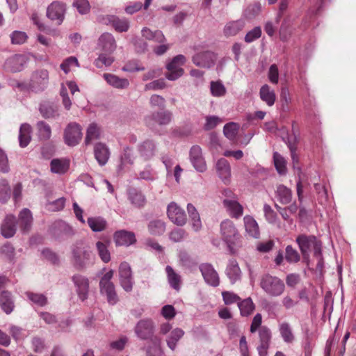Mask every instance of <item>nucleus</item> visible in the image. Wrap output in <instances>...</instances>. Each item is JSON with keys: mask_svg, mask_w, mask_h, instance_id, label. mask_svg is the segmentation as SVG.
Returning <instances> with one entry per match:
<instances>
[{"mask_svg": "<svg viewBox=\"0 0 356 356\" xmlns=\"http://www.w3.org/2000/svg\"><path fill=\"white\" fill-rule=\"evenodd\" d=\"M96 248L101 259L104 263H108L111 260V255L107 245L102 241H97L96 243Z\"/></svg>", "mask_w": 356, "mask_h": 356, "instance_id": "6e6d98bb", "label": "nucleus"}, {"mask_svg": "<svg viewBox=\"0 0 356 356\" xmlns=\"http://www.w3.org/2000/svg\"><path fill=\"white\" fill-rule=\"evenodd\" d=\"M103 76L106 82L113 88L118 89H126L129 86V81L127 79L120 78L115 74L108 73L104 74Z\"/></svg>", "mask_w": 356, "mask_h": 356, "instance_id": "cd10ccee", "label": "nucleus"}, {"mask_svg": "<svg viewBox=\"0 0 356 356\" xmlns=\"http://www.w3.org/2000/svg\"><path fill=\"white\" fill-rule=\"evenodd\" d=\"M223 205L230 212V216L235 218H240L243 213V208L236 200H223Z\"/></svg>", "mask_w": 356, "mask_h": 356, "instance_id": "c756f323", "label": "nucleus"}, {"mask_svg": "<svg viewBox=\"0 0 356 356\" xmlns=\"http://www.w3.org/2000/svg\"><path fill=\"white\" fill-rule=\"evenodd\" d=\"M24 57L15 54L6 59L3 65L4 69L10 72H20L23 69Z\"/></svg>", "mask_w": 356, "mask_h": 356, "instance_id": "393cba45", "label": "nucleus"}, {"mask_svg": "<svg viewBox=\"0 0 356 356\" xmlns=\"http://www.w3.org/2000/svg\"><path fill=\"white\" fill-rule=\"evenodd\" d=\"M186 63V58L181 54L175 56L170 63L166 65L168 72L165 74L170 81H175L184 74L181 66Z\"/></svg>", "mask_w": 356, "mask_h": 356, "instance_id": "39448f33", "label": "nucleus"}, {"mask_svg": "<svg viewBox=\"0 0 356 356\" xmlns=\"http://www.w3.org/2000/svg\"><path fill=\"white\" fill-rule=\"evenodd\" d=\"M189 159L194 168L204 172L207 170V163L202 155V148L199 145H193L189 152Z\"/></svg>", "mask_w": 356, "mask_h": 356, "instance_id": "ddd939ff", "label": "nucleus"}, {"mask_svg": "<svg viewBox=\"0 0 356 356\" xmlns=\"http://www.w3.org/2000/svg\"><path fill=\"white\" fill-rule=\"evenodd\" d=\"M38 136L40 140H47L51 138V129L50 126L44 121H38L36 124Z\"/></svg>", "mask_w": 356, "mask_h": 356, "instance_id": "de8ad7c7", "label": "nucleus"}, {"mask_svg": "<svg viewBox=\"0 0 356 356\" xmlns=\"http://www.w3.org/2000/svg\"><path fill=\"white\" fill-rule=\"evenodd\" d=\"M142 36L146 40H152L155 42L163 43L165 40V38L160 30L152 31L149 28L144 27L141 31Z\"/></svg>", "mask_w": 356, "mask_h": 356, "instance_id": "58836bf2", "label": "nucleus"}, {"mask_svg": "<svg viewBox=\"0 0 356 356\" xmlns=\"http://www.w3.org/2000/svg\"><path fill=\"white\" fill-rule=\"evenodd\" d=\"M32 215L28 209H24L19 215V225L23 233L29 232L32 225Z\"/></svg>", "mask_w": 356, "mask_h": 356, "instance_id": "c85d7f7f", "label": "nucleus"}, {"mask_svg": "<svg viewBox=\"0 0 356 356\" xmlns=\"http://www.w3.org/2000/svg\"><path fill=\"white\" fill-rule=\"evenodd\" d=\"M238 130V126L234 122L226 124L223 127L224 135L229 140L235 138Z\"/></svg>", "mask_w": 356, "mask_h": 356, "instance_id": "052dcab7", "label": "nucleus"}, {"mask_svg": "<svg viewBox=\"0 0 356 356\" xmlns=\"http://www.w3.org/2000/svg\"><path fill=\"white\" fill-rule=\"evenodd\" d=\"M296 242L298 245L302 258L305 261L309 259V252L314 250V256L319 259L318 266L321 267L322 264V243L314 235H307L302 234L296 237Z\"/></svg>", "mask_w": 356, "mask_h": 356, "instance_id": "f257e3e1", "label": "nucleus"}, {"mask_svg": "<svg viewBox=\"0 0 356 356\" xmlns=\"http://www.w3.org/2000/svg\"><path fill=\"white\" fill-rule=\"evenodd\" d=\"M220 234L225 243H235L238 237V232L234 222L226 219L220 223Z\"/></svg>", "mask_w": 356, "mask_h": 356, "instance_id": "dca6fc26", "label": "nucleus"}, {"mask_svg": "<svg viewBox=\"0 0 356 356\" xmlns=\"http://www.w3.org/2000/svg\"><path fill=\"white\" fill-rule=\"evenodd\" d=\"M259 344L270 345L271 340V331L266 326H262L259 329Z\"/></svg>", "mask_w": 356, "mask_h": 356, "instance_id": "4d7b16f0", "label": "nucleus"}, {"mask_svg": "<svg viewBox=\"0 0 356 356\" xmlns=\"http://www.w3.org/2000/svg\"><path fill=\"white\" fill-rule=\"evenodd\" d=\"M113 238L117 245L129 246L136 242L135 234L125 229L115 232Z\"/></svg>", "mask_w": 356, "mask_h": 356, "instance_id": "aec40b11", "label": "nucleus"}, {"mask_svg": "<svg viewBox=\"0 0 356 356\" xmlns=\"http://www.w3.org/2000/svg\"><path fill=\"white\" fill-rule=\"evenodd\" d=\"M65 10V3L54 1L47 8V17L51 21H56L57 25H60L64 20Z\"/></svg>", "mask_w": 356, "mask_h": 356, "instance_id": "9d476101", "label": "nucleus"}, {"mask_svg": "<svg viewBox=\"0 0 356 356\" xmlns=\"http://www.w3.org/2000/svg\"><path fill=\"white\" fill-rule=\"evenodd\" d=\"M10 38L13 44H22L26 41L28 36L25 32L15 31L10 35Z\"/></svg>", "mask_w": 356, "mask_h": 356, "instance_id": "0e129e2a", "label": "nucleus"}, {"mask_svg": "<svg viewBox=\"0 0 356 356\" xmlns=\"http://www.w3.org/2000/svg\"><path fill=\"white\" fill-rule=\"evenodd\" d=\"M172 113L170 111L163 108L146 116L144 120L147 127L151 129H154L156 124L159 126L169 124L172 120Z\"/></svg>", "mask_w": 356, "mask_h": 356, "instance_id": "20e7f679", "label": "nucleus"}, {"mask_svg": "<svg viewBox=\"0 0 356 356\" xmlns=\"http://www.w3.org/2000/svg\"><path fill=\"white\" fill-rule=\"evenodd\" d=\"M199 269L202 273L205 282L213 287H216L220 284V278L217 271L213 266L209 263H203L199 266Z\"/></svg>", "mask_w": 356, "mask_h": 356, "instance_id": "4468645a", "label": "nucleus"}, {"mask_svg": "<svg viewBox=\"0 0 356 356\" xmlns=\"http://www.w3.org/2000/svg\"><path fill=\"white\" fill-rule=\"evenodd\" d=\"M152 345L146 348V356H161V340L159 337H154L151 341Z\"/></svg>", "mask_w": 356, "mask_h": 356, "instance_id": "09e8293b", "label": "nucleus"}, {"mask_svg": "<svg viewBox=\"0 0 356 356\" xmlns=\"http://www.w3.org/2000/svg\"><path fill=\"white\" fill-rule=\"evenodd\" d=\"M31 127L28 124L21 125L19 134V145L22 147H26L31 141Z\"/></svg>", "mask_w": 356, "mask_h": 356, "instance_id": "37998d69", "label": "nucleus"}, {"mask_svg": "<svg viewBox=\"0 0 356 356\" xmlns=\"http://www.w3.org/2000/svg\"><path fill=\"white\" fill-rule=\"evenodd\" d=\"M94 154L98 163L103 166L108 162L110 151L105 144L98 143L94 147Z\"/></svg>", "mask_w": 356, "mask_h": 356, "instance_id": "bb28decb", "label": "nucleus"}, {"mask_svg": "<svg viewBox=\"0 0 356 356\" xmlns=\"http://www.w3.org/2000/svg\"><path fill=\"white\" fill-rule=\"evenodd\" d=\"M114 61V58L111 54L103 52L99 55V57L95 60V65L97 67L101 68L104 65L110 66Z\"/></svg>", "mask_w": 356, "mask_h": 356, "instance_id": "5fc2aeb1", "label": "nucleus"}, {"mask_svg": "<svg viewBox=\"0 0 356 356\" xmlns=\"http://www.w3.org/2000/svg\"><path fill=\"white\" fill-rule=\"evenodd\" d=\"M63 138L68 146H76L82 138L81 126L76 122L69 123L64 130Z\"/></svg>", "mask_w": 356, "mask_h": 356, "instance_id": "0eeeda50", "label": "nucleus"}, {"mask_svg": "<svg viewBox=\"0 0 356 356\" xmlns=\"http://www.w3.org/2000/svg\"><path fill=\"white\" fill-rule=\"evenodd\" d=\"M72 254L73 266L79 270L86 268L94 257L90 248L82 241L72 246Z\"/></svg>", "mask_w": 356, "mask_h": 356, "instance_id": "f03ea898", "label": "nucleus"}, {"mask_svg": "<svg viewBox=\"0 0 356 356\" xmlns=\"http://www.w3.org/2000/svg\"><path fill=\"white\" fill-rule=\"evenodd\" d=\"M276 196L282 204L291 202L292 198L291 191L284 185H279L276 190Z\"/></svg>", "mask_w": 356, "mask_h": 356, "instance_id": "79ce46f5", "label": "nucleus"}, {"mask_svg": "<svg viewBox=\"0 0 356 356\" xmlns=\"http://www.w3.org/2000/svg\"><path fill=\"white\" fill-rule=\"evenodd\" d=\"M211 95L214 97H222L226 93V88L220 81H211L210 84Z\"/></svg>", "mask_w": 356, "mask_h": 356, "instance_id": "13d9d810", "label": "nucleus"}, {"mask_svg": "<svg viewBox=\"0 0 356 356\" xmlns=\"http://www.w3.org/2000/svg\"><path fill=\"white\" fill-rule=\"evenodd\" d=\"M99 289L101 294L106 296L107 302L110 305H114L118 302V297L113 284L99 285Z\"/></svg>", "mask_w": 356, "mask_h": 356, "instance_id": "7c9ffc66", "label": "nucleus"}, {"mask_svg": "<svg viewBox=\"0 0 356 356\" xmlns=\"http://www.w3.org/2000/svg\"><path fill=\"white\" fill-rule=\"evenodd\" d=\"M87 222L90 229L95 232H102L106 227V221L100 216L98 217H90L87 220Z\"/></svg>", "mask_w": 356, "mask_h": 356, "instance_id": "c03bdc74", "label": "nucleus"}, {"mask_svg": "<svg viewBox=\"0 0 356 356\" xmlns=\"http://www.w3.org/2000/svg\"><path fill=\"white\" fill-rule=\"evenodd\" d=\"M225 274L232 284H234L241 280V270L236 259H232L229 260L228 264L226 267Z\"/></svg>", "mask_w": 356, "mask_h": 356, "instance_id": "a878e982", "label": "nucleus"}, {"mask_svg": "<svg viewBox=\"0 0 356 356\" xmlns=\"http://www.w3.org/2000/svg\"><path fill=\"white\" fill-rule=\"evenodd\" d=\"M127 196L131 204L135 208L142 209L147 204L145 195L138 188L129 187L127 190Z\"/></svg>", "mask_w": 356, "mask_h": 356, "instance_id": "f3484780", "label": "nucleus"}, {"mask_svg": "<svg viewBox=\"0 0 356 356\" xmlns=\"http://www.w3.org/2000/svg\"><path fill=\"white\" fill-rule=\"evenodd\" d=\"M285 259L290 264L298 263L300 260V254L297 250L293 248L291 245H289L285 249Z\"/></svg>", "mask_w": 356, "mask_h": 356, "instance_id": "864d4df0", "label": "nucleus"}, {"mask_svg": "<svg viewBox=\"0 0 356 356\" xmlns=\"http://www.w3.org/2000/svg\"><path fill=\"white\" fill-rule=\"evenodd\" d=\"M216 170L222 181L227 184L230 181L231 167L227 159H220L216 163Z\"/></svg>", "mask_w": 356, "mask_h": 356, "instance_id": "5701e85b", "label": "nucleus"}, {"mask_svg": "<svg viewBox=\"0 0 356 356\" xmlns=\"http://www.w3.org/2000/svg\"><path fill=\"white\" fill-rule=\"evenodd\" d=\"M167 214L169 219L178 226H183L186 223V214L175 202H170L167 208Z\"/></svg>", "mask_w": 356, "mask_h": 356, "instance_id": "f8f14e48", "label": "nucleus"}, {"mask_svg": "<svg viewBox=\"0 0 356 356\" xmlns=\"http://www.w3.org/2000/svg\"><path fill=\"white\" fill-rule=\"evenodd\" d=\"M246 232L251 237L257 238L259 236V229L257 221L250 216H245L243 218Z\"/></svg>", "mask_w": 356, "mask_h": 356, "instance_id": "72a5a7b5", "label": "nucleus"}, {"mask_svg": "<svg viewBox=\"0 0 356 356\" xmlns=\"http://www.w3.org/2000/svg\"><path fill=\"white\" fill-rule=\"evenodd\" d=\"M165 272L170 286L177 291L181 289V278L170 266L165 267Z\"/></svg>", "mask_w": 356, "mask_h": 356, "instance_id": "f704fd0d", "label": "nucleus"}, {"mask_svg": "<svg viewBox=\"0 0 356 356\" xmlns=\"http://www.w3.org/2000/svg\"><path fill=\"white\" fill-rule=\"evenodd\" d=\"M104 23L111 24L118 32H127L129 29V22L125 17L120 18L116 15H108L103 18Z\"/></svg>", "mask_w": 356, "mask_h": 356, "instance_id": "6ab92c4d", "label": "nucleus"}, {"mask_svg": "<svg viewBox=\"0 0 356 356\" xmlns=\"http://www.w3.org/2000/svg\"><path fill=\"white\" fill-rule=\"evenodd\" d=\"M273 160L276 170L280 174H284L286 170L284 159L277 152L273 154Z\"/></svg>", "mask_w": 356, "mask_h": 356, "instance_id": "bf43d9fd", "label": "nucleus"}, {"mask_svg": "<svg viewBox=\"0 0 356 356\" xmlns=\"http://www.w3.org/2000/svg\"><path fill=\"white\" fill-rule=\"evenodd\" d=\"M149 104L152 108L163 109L165 106V100L162 96L154 94L149 98Z\"/></svg>", "mask_w": 356, "mask_h": 356, "instance_id": "338daca9", "label": "nucleus"}, {"mask_svg": "<svg viewBox=\"0 0 356 356\" xmlns=\"http://www.w3.org/2000/svg\"><path fill=\"white\" fill-rule=\"evenodd\" d=\"M50 166L52 172L64 174L69 169L70 163L66 159H54L51 161Z\"/></svg>", "mask_w": 356, "mask_h": 356, "instance_id": "ea45409f", "label": "nucleus"}, {"mask_svg": "<svg viewBox=\"0 0 356 356\" xmlns=\"http://www.w3.org/2000/svg\"><path fill=\"white\" fill-rule=\"evenodd\" d=\"M39 111L45 119H56L59 117L58 106L52 102H43L40 104Z\"/></svg>", "mask_w": 356, "mask_h": 356, "instance_id": "412c9836", "label": "nucleus"}, {"mask_svg": "<svg viewBox=\"0 0 356 356\" xmlns=\"http://www.w3.org/2000/svg\"><path fill=\"white\" fill-rule=\"evenodd\" d=\"M187 211L189 218L191 220V225L195 232H198L202 228V222L200 220V214L196 208L191 203L187 205Z\"/></svg>", "mask_w": 356, "mask_h": 356, "instance_id": "e433bc0d", "label": "nucleus"}, {"mask_svg": "<svg viewBox=\"0 0 356 356\" xmlns=\"http://www.w3.org/2000/svg\"><path fill=\"white\" fill-rule=\"evenodd\" d=\"M260 286L267 295L272 297L281 296L285 289L284 282L279 277L270 274H265L261 277Z\"/></svg>", "mask_w": 356, "mask_h": 356, "instance_id": "7ed1b4c3", "label": "nucleus"}, {"mask_svg": "<svg viewBox=\"0 0 356 356\" xmlns=\"http://www.w3.org/2000/svg\"><path fill=\"white\" fill-rule=\"evenodd\" d=\"M259 96L261 100L269 106H273L275 102V93L273 90H270V86L267 84L264 85L260 88Z\"/></svg>", "mask_w": 356, "mask_h": 356, "instance_id": "a19ab883", "label": "nucleus"}, {"mask_svg": "<svg viewBox=\"0 0 356 356\" xmlns=\"http://www.w3.org/2000/svg\"><path fill=\"white\" fill-rule=\"evenodd\" d=\"M0 307L7 314H10L13 311L15 305L10 292L8 291H3L1 293Z\"/></svg>", "mask_w": 356, "mask_h": 356, "instance_id": "473e14b6", "label": "nucleus"}, {"mask_svg": "<svg viewBox=\"0 0 356 356\" xmlns=\"http://www.w3.org/2000/svg\"><path fill=\"white\" fill-rule=\"evenodd\" d=\"M25 295L30 301L39 307H42L48 304L47 296L42 293L26 291Z\"/></svg>", "mask_w": 356, "mask_h": 356, "instance_id": "49530a36", "label": "nucleus"}, {"mask_svg": "<svg viewBox=\"0 0 356 356\" xmlns=\"http://www.w3.org/2000/svg\"><path fill=\"white\" fill-rule=\"evenodd\" d=\"M216 60V54L211 51H205L195 54L192 58L193 63L202 68H211Z\"/></svg>", "mask_w": 356, "mask_h": 356, "instance_id": "2eb2a0df", "label": "nucleus"}, {"mask_svg": "<svg viewBox=\"0 0 356 356\" xmlns=\"http://www.w3.org/2000/svg\"><path fill=\"white\" fill-rule=\"evenodd\" d=\"M11 195L10 186L8 181L6 179L0 180V202L6 203L10 199Z\"/></svg>", "mask_w": 356, "mask_h": 356, "instance_id": "8fccbe9b", "label": "nucleus"}, {"mask_svg": "<svg viewBox=\"0 0 356 356\" xmlns=\"http://www.w3.org/2000/svg\"><path fill=\"white\" fill-rule=\"evenodd\" d=\"M100 135V131L98 126L95 124H90L87 129L85 143L90 144L93 140L98 139Z\"/></svg>", "mask_w": 356, "mask_h": 356, "instance_id": "603ef678", "label": "nucleus"}, {"mask_svg": "<svg viewBox=\"0 0 356 356\" xmlns=\"http://www.w3.org/2000/svg\"><path fill=\"white\" fill-rule=\"evenodd\" d=\"M238 307L241 314L243 316L250 315L254 309V305L250 298H248L238 302Z\"/></svg>", "mask_w": 356, "mask_h": 356, "instance_id": "3c124183", "label": "nucleus"}, {"mask_svg": "<svg viewBox=\"0 0 356 356\" xmlns=\"http://www.w3.org/2000/svg\"><path fill=\"white\" fill-rule=\"evenodd\" d=\"M138 151L144 160H149L154 156L156 144L152 140H146L138 146Z\"/></svg>", "mask_w": 356, "mask_h": 356, "instance_id": "b1692460", "label": "nucleus"}, {"mask_svg": "<svg viewBox=\"0 0 356 356\" xmlns=\"http://www.w3.org/2000/svg\"><path fill=\"white\" fill-rule=\"evenodd\" d=\"M264 213L266 220L269 223L275 224L277 222V213L274 211V210L271 208V207L269 204H265L264 205Z\"/></svg>", "mask_w": 356, "mask_h": 356, "instance_id": "680f3d73", "label": "nucleus"}, {"mask_svg": "<svg viewBox=\"0 0 356 356\" xmlns=\"http://www.w3.org/2000/svg\"><path fill=\"white\" fill-rule=\"evenodd\" d=\"M49 80V73L46 70L35 71L31 76L30 87L35 92L44 90L47 85Z\"/></svg>", "mask_w": 356, "mask_h": 356, "instance_id": "9b49d317", "label": "nucleus"}, {"mask_svg": "<svg viewBox=\"0 0 356 356\" xmlns=\"http://www.w3.org/2000/svg\"><path fill=\"white\" fill-rule=\"evenodd\" d=\"M16 218L13 215H8L4 219L1 227V232L6 238L13 236L16 232Z\"/></svg>", "mask_w": 356, "mask_h": 356, "instance_id": "4be33fe9", "label": "nucleus"}, {"mask_svg": "<svg viewBox=\"0 0 356 356\" xmlns=\"http://www.w3.org/2000/svg\"><path fill=\"white\" fill-rule=\"evenodd\" d=\"M155 326L153 321L150 318H145L139 321L134 329L135 333L142 340H152L154 336Z\"/></svg>", "mask_w": 356, "mask_h": 356, "instance_id": "423d86ee", "label": "nucleus"}, {"mask_svg": "<svg viewBox=\"0 0 356 356\" xmlns=\"http://www.w3.org/2000/svg\"><path fill=\"white\" fill-rule=\"evenodd\" d=\"M279 331L285 343H291L294 341L295 337L292 332V329L288 323L284 322L281 323L279 326Z\"/></svg>", "mask_w": 356, "mask_h": 356, "instance_id": "a18cd8bd", "label": "nucleus"}, {"mask_svg": "<svg viewBox=\"0 0 356 356\" xmlns=\"http://www.w3.org/2000/svg\"><path fill=\"white\" fill-rule=\"evenodd\" d=\"M261 6L259 3H255L248 6L245 9L244 15L248 19H252L258 15L261 11Z\"/></svg>", "mask_w": 356, "mask_h": 356, "instance_id": "e2e57ef3", "label": "nucleus"}, {"mask_svg": "<svg viewBox=\"0 0 356 356\" xmlns=\"http://www.w3.org/2000/svg\"><path fill=\"white\" fill-rule=\"evenodd\" d=\"M52 236L58 240H63L74 234L73 228L65 221L59 220L55 221L50 228Z\"/></svg>", "mask_w": 356, "mask_h": 356, "instance_id": "1a4fd4ad", "label": "nucleus"}, {"mask_svg": "<svg viewBox=\"0 0 356 356\" xmlns=\"http://www.w3.org/2000/svg\"><path fill=\"white\" fill-rule=\"evenodd\" d=\"M98 47L103 51L111 54L117 47L115 40L110 33H104L98 40Z\"/></svg>", "mask_w": 356, "mask_h": 356, "instance_id": "a211bd4d", "label": "nucleus"}, {"mask_svg": "<svg viewBox=\"0 0 356 356\" xmlns=\"http://www.w3.org/2000/svg\"><path fill=\"white\" fill-rule=\"evenodd\" d=\"M156 178V175L149 166L145 168L138 174V179L145 181H154Z\"/></svg>", "mask_w": 356, "mask_h": 356, "instance_id": "774afa93", "label": "nucleus"}, {"mask_svg": "<svg viewBox=\"0 0 356 356\" xmlns=\"http://www.w3.org/2000/svg\"><path fill=\"white\" fill-rule=\"evenodd\" d=\"M184 335V331L182 329L177 327L172 330L166 338L168 347L174 351L177 348V343L183 337Z\"/></svg>", "mask_w": 356, "mask_h": 356, "instance_id": "c9c22d12", "label": "nucleus"}, {"mask_svg": "<svg viewBox=\"0 0 356 356\" xmlns=\"http://www.w3.org/2000/svg\"><path fill=\"white\" fill-rule=\"evenodd\" d=\"M33 350L36 353H42L45 349L44 340L39 337H34L31 340Z\"/></svg>", "mask_w": 356, "mask_h": 356, "instance_id": "69168bd1", "label": "nucleus"}, {"mask_svg": "<svg viewBox=\"0 0 356 356\" xmlns=\"http://www.w3.org/2000/svg\"><path fill=\"white\" fill-rule=\"evenodd\" d=\"M245 26V22L242 19L232 21L226 24L223 33L226 37L236 35Z\"/></svg>", "mask_w": 356, "mask_h": 356, "instance_id": "2f4dec72", "label": "nucleus"}, {"mask_svg": "<svg viewBox=\"0 0 356 356\" xmlns=\"http://www.w3.org/2000/svg\"><path fill=\"white\" fill-rule=\"evenodd\" d=\"M75 291L79 298L84 301L88 298L90 281L88 278L81 274H75L72 277Z\"/></svg>", "mask_w": 356, "mask_h": 356, "instance_id": "6e6552de", "label": "nucleus"}, {"mask_svg": "<svg viewBox=\"0 0 356 356\" xmlns=\"http://www.w3.org/2000/svg\"><path fill=\"white\" fill-rule=\"evenodd\" d=\"M147 229L152 235H163L165 232V223L161 219L152 220L147 225Z\"/></svg>", "mask_w": 356, "mask_h": 356, "instance_id": "4c0bfd02", "label": "nucleus"}]
</instances>
